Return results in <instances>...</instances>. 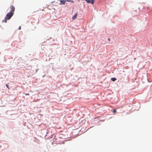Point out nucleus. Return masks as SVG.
I'll use <instances>...</instances> for the list:
<instances>
[{
    "mask_svg": "<svg viewBox=\"0 0 152 152\" xmlns=\"http://www.w3.org/2000/svg\"><path fill=\"white\" fill-rule=\"evenodd\" d=\"M147 8L148 9H149V7H147Z\"/></svg>",
    "mask_w": 152,
    "mask_h": 152,
    "instance_id": "obj_12",
    "label": "nucleus"
},
{
    "mask_svg": "<svg viewBox=\"0 0 152 152\" xmlns=\"http://www.w3.org/2000/svg\"><path fill=\"white\" fill-rule=\"evenodd\" d=\"M29 95V94L28 93H27L26 94V95Z\"/></svg>",
    "mask_w": 152,
    "mask_h": 152,
    "instance_id": "obj_10",
    "label": "nucleus"
},
{
    "mask_svg": "<svg viewBox=\"0 0 152 152\" xmlns=\"http://www.w3.org/2000/svg\"><path fill=\"white\" fill-rule=\"evenodd\" d=\"M116 109H114L113 111V113H116Z\"/></svg>",
    "mask_w": 152,
    "mask_h": 152,
    "instance_id": "obj_7",
    "label": "nucleus"
},
{
    "mask_svg": "<svg viewBox=\"0 0 152 152\" xmlns=\"http://www.w3.org/2000/svg\"><path fill=\"white\" fill-rule=\"evenodd\" d=\"M21 27L20 26L19 28V30H20L21 29Z\"/></svg>",
    "mask_w": 152,
    "mask_h": 152,
    "instance_id": "obj_9",
    "label": "nucleus"
},
{
    "mask_svg": "<svg viewBox=\"0 0 152 152\" xmlns=\"http://www.w3.org/2000/svg\"><path fill=\"white\" fill-rule=\"evenodd\" d=\"M10 8H11V10L10 11V12L11 13H14V12L15 11V8L13 6H10Z\"/></svg>",
    "mask_w": 152,
    "mask_h": 152,
    "instance_id": "obj_3",
    "label": "nucleus"
},
{
    "mask_svg": "<svg viewBox=\"0 0 152 152\" xmlns=\"http://www.w3.org/2000/svg\"><path fill=\"white\" fill-rule=\"evenodd\" d=\"M78 15V13L77 12L76 13H75L74 15H73L72 17V20H75L76 19V18H77V16Z\"/></svg>",
    "mask_w": 152,
    "mask_h": 152,
    "instance_id": "obj_5",
    "label": "nucleus"
},
{
    "mask_svg": "<svg viewBox=\"0 0 152 152\" xmlns=\"http://www.w3.org/2000/svg\"><path fill=\"white\" fill-rule=\"evenodd\" d=\"M108 39V40H109V41H110V39Z\"/></svg>",
    "mask_w": 152,
    "mask_h": 152,
    "instance_id": "obj_11",
    "label": "nucleus"
},
{
    "mask_svg": "<svg viewBox=\"0 0 152 152\" xmlns=\"http://www.w3.org/2000/svg\"><path fill=\"white\" fill-rule=\"evenodd\" d=\"M111 80L113 81H114L116 80V79L114 77L112 78H111Z\"/></svg>",
    "mask_w": 152,
    "mask_h": 152,
    "instance_id": "obj_6",
    "label": "nucleus"
},
{
    "mask_svg": "<svg viewBox=\"0 0 152 152\" xmlns=\"http://www.w3.org/2000/svg\"><path fill=\"white\" fill-rule=\"evenodd\" d=\"M6 86L7 87V88L9 89H10V88H9V87L8 86V85H7H7H6Z\"/></svg>",
    "mask_w": 152,
    "mask_h": 152,
    "instance_id": "obj_8",
    "label": "nucleus"
},
{
    "mask_svg": "<svg viewBox=\"0 0 152 152\" xmlns=\"http://www.w3.org/2000/svg\"><path fill=\"white\" fill-rule=\"evenodd\" d=\"M66 1L63 0H58V1L59 2L58 3L60 5H64L65 4Z\"/></svg>",
    "mask_w": 152,
    "mask_h": 152,
    "instance_id": "obj_2",
    "label": "nucleus"
},
{
    "mask_svg": "<svg viewBox=\"0 0 152 152\" xmlns=\"http://www.w3.org/2000/svg\"><path fill=\"white\" fill-rule=\"evenodd\" d=\"M13 14L14 13H11L10 12L8 13L5 17L4 19L3 20V22H4L5 23H7V20H9L10 19Z\"/></svg>",
    "mask_w": 152,
    "mask_h": 152,
    "instance_id": "obj_1",
    "label": "nucleus"
},
{
    "mask_svg": "<svg viewBox=\"0 0 152 152\" xmlns=\"http://www.w3.org/2000/svg\"><path fill=\"white\" fill-rule=\"evenodd\" d=\"M86 1L88 3H91L92 4H93L94 2V0H84Z\"/></svg>",
    "mask_w": 152,
    "mask_h": 152,
    "instance_id": "obj_4",
    "label": "nucleus"
}]
</instances>
